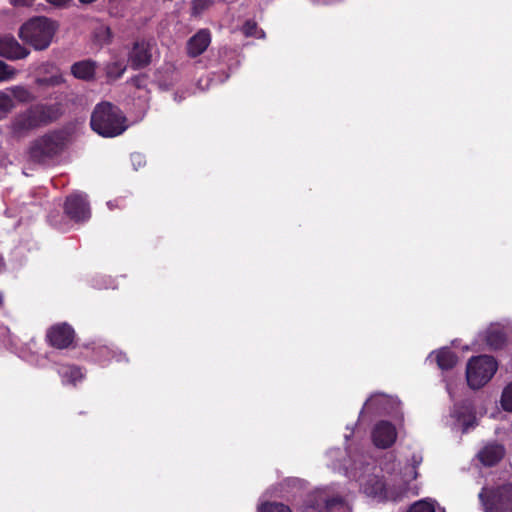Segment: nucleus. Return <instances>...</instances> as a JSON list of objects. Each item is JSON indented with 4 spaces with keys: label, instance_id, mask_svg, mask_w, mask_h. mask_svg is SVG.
Listing matches in <instances>:
<instances>
[{
    "label": "nucleus",
    "instance_id": "1",
    "mask_svg": "<svg viewBox=\"0 0 512 512\" xmlns=\"http://www.w3.org/2000/svg\"><path fill=\"white\" fill-rule=\"evenodd\" d=\"M63 115L60 103H36L17 113L8 124V131L16 139L28 137L33 131L55 123Z\"/></svg>",
    "mask_w": 512,
    "mask_h": 512
},
{
    "label": "nucleus",
    "instance_id": "2",
    "mask_svg": "<svg viewBox=\"0 0 512 512\" xmlns=\"http://www.w3.org/2000/svg\"><path fill=\"white\" fill-rule=\"evenodd\" d=\"M90 126L100 136L116 137L126 130V117L117 106L102 102L95 106L91 114Z\"/></svg>",
    "mask_w": 512,
    "mask_h": 512
},
{
    "label": "nucleus",
    "instance_id": "3",
    "mask_svg": "<svg viewBox=\"0 0 512 512\" xmlns=\"http://www.w3.org/2000/svg\"><path fill=\"white\" fill-rule=\"evenodd\" d=\"M59 25L52 19L44 16L33 17L25 22L19 29V37L35 50H45L53 41Z\"/></svg>",
    "mask_w": 512,
    "mask_h": 512
},
{
    "label": "nucleus",
    "instance_id": "4",
    "mask_svg": "<svg viewBox=\"0 0 512 512\" xmlns=\"http://www.w3.org/2000/svg\"><path fill=\"white\" fill-rule=\"evenodd\" d=\"M67 139V134L62 130H52L37 137L30 143L29 160L34 164H45L65 150Z\"/></svg>",
    "mask_w": 512,
    "mask_h": 512
},
{
    "label": "nucleus",
    "instance_id": "5",
    "mask_svg": "<svg viewBox=\"0 0 512 512\" xmlns=\"http://www.w3.org/2000/svg\"><path fill=\"white\" fill-rule=\"evenodd\" d=\"M496 371L497 362L493 356H474L466 365L467 385L474 390L481 389L492 379Z\"/></svg>",
    "mask_w": 512,
    "mask_h": 512
},
{
    "label": "nucleus",
    "instance_id": "6",
    "mask_svg": "<svg viewBox=\"0 0 512 512\" xmlns=\"http://www.w3.org/2000/svg\"><path fill=\"white\" fill-rule=\"evenodd\" d=\"M479 499L485 512H512V482L483 487Z\"/></svg>",
    "mask_w": 512,
    "mask_h": 512
},
{
    "label": "nucleus",
    "instance_id": "7",
    "mask_svg": "<svg viewBox=\"0 0 512 512\" xmlns=\"http://www.w3.org/2000/svg\"><path fill=\"white\" fill-rule=\"evenodd\" d=\"M75 338V330L67 322L52 325L45 334L46 343L54 349H70L73 347Z\"/></svg>",
    "mask_w": 512,
    "mask_h": 512
},
{
    "label": "nucleus",
    "instance_id": "8",
    "mask_svg": "<svg viewBox=\"0 0 512 512\" xmlns=\"http://www.w3.org/2000/svg\"><path fill=\"white\" fill-rule=\"evenodd\" d=\"M154 44L146 39L133 43L128 53V63L132 70H141L151 65L153 61Z\"/></svg>",
    "mask_w": 512,
    "mask_h": 512
},
{
    "label": "nucleus",
    "instance_id": "9",
    "mask_svg": "<svg viewBox=\"0 0 512 512\" xmlns=\"http://www.w3.org/2000/svg\"><path fill=\"white\" fill-rule=\"evenodd\" d=\"M64 213L75 222H84L90 217V208L86 195L72 194L66 198Z\"/></svg>",
    "mask_w": 512,
    "mask_h": 512
},
{
    "label": "nucleus",
    "instance_id": "10",
    "mask_svg": "<svg viewBox=\"0 0 512 512\" xmlns=\"http://www.w3.org/2000/svg\"><path fill=\"white\" fill-rule=\"evenodd\" d=\"M371 439L373 444L378 448H389L397 439L396 427L391 422L382 420L374 425L371 432Z\"/></svg>",
    "mask_w": 512,
    "mask_h": 512
},
{
    "label": "nucleus",
    "instance_id": "11",
    "mask_svg": "<svg viewBox=\"0 0 512 512\" xmlns=\"http://www.w3.org/2000/svg\"><path fill=\"white\" fill-rule=\"evenodd\" d=\"M29 50L24 47L12 35L0 37V56L8 60L24 59L29 55Z\"/></svg>",
    "mask_w": 512,
    "mask_h": 512
},
{
    "label": "nucleus",
    "instance_id": "12",
    "mask_svg": "<svg viewBox=\"0 0 512 512\" xmlns=\"http://www.w3.org/2000/svg\"><path fill=\"white\" fill-rule=\"evenodd\" d=\"M210 43V30L208 28H202L188 39L186 43V53L190 58H196L207 50Z\"/></svg>",
    "mask_w": 512,
    "mask_h": 512
},
{
    "label": "nucleus",
    "instance_id": "13",
    "mask_svg": "<svg viewBox=\"0 0 512 512\" xmlns=\"http://www.w3.org/2000/svg\"><path fill=\"white\" fill-rule=\"evenodd\" d=\"M504 446L499 443H489L485 445L478 453L481 463L487 467L495 466L504 457Z\"/></svg>",
    "mask_w": 512,
    "mask_h": 512
},
{
    "label": "nucleus",
    "instance_id": "14",
    "mask_svg": "<svg viewBox=\"0 0 512 512\" xmlns=\"http://www.w3.org/2000/svg\"><path fill=\"white\" fill-rule=\"evenodd\" d=\"M363 490L369 496L382 497L385 499L394 498L384 479L379 476L368 477L363 484Z\"/></svg>",
    "mask_w": 512,
    "mask_h": 512
},
{
    "label": "nucleus",
    "instance_id": "15",
    "mask_svg": "<svg viewBox=\"0 0 512 512\" xmlns=\"http://www.w3.org/2000/svg\"><path fill=\"white\" fill-rule=\"evenodd\" d=\"M58 373L63 384L76 386L84 378L81 367L74 364H63L59 367Z\"/></svg>",
    "mask_w": 512,
    "mask_h": 512
},
{
    "label": "nucleus",
    "instance_id": "16",
    "mask_svg": "<svg viewBox=\"0 0 512 512\" xmlns=\"http://www.w3.org/2000/svg\"><path fill=\"white\" fill-rule=\"evenodd\" d=\"M96 63L90 59L82 60L71 66V74L81 80L90 81L95 77Z\"/></svg>",
    "mask_w": 512,
    "mask_h": 512
},
{
    "label": "nucleus",
    "instance_id": "17",
    "mask_svg": "<svg viewBox=\"0 0 512 512\" xmlns=\"http://www.w3.org/2000/svg\"><path fill=\"white\" fill-rule=\"evenodd\" d=\"M458 357L450 348H441L436 353V362L441 370H450L457 364Z\"/></svg>",
    "mask_w": 512,
    "mask_h": 512
},
{
    "label": "nucleus",
    "instance_id": "18",
    "mask_svg": "<svg viewBox=\"0 0 512 512\" xmlns=\"http://www.w3.org/2000/svg\"><path fill=\"white\" fill-rule=\"evenodd\" d=\"M345 501L340 496H334L324 500V512H346Z\"/></svg>",
    "mask_w": 512,
    "mask_h": 512
},
{
    "label": "nucleus",
    "instance_id": "19",
    "mask_svg": "<svg viewBox=\"0 0 512 512\" xmlns=\"http://www.w3.org/2000/svg\"><path fill=\"white\" fill-rule=\"evenodd\" d=\"M486 342L491 349H501L505 345L506 338L501 331L493 330L487 334Z\"/></svg>",
    "mask_w": 512,
    "mask_h": 512
},
{
    "label": "nucleus",
    "instance_id": "20",
    "mask_svg": "<svg viewBox=\"0 0 512 512\" xmlns=\"http://www.w3.org/2000/svg\"><path fill=\"white\" fill-rule=\"evenodd\" d=\"M12 96L19 102L26 103L34 99L33 94L24 86H14L9 88Z\"/></svg>",
    "mask_w": 512,
    "mask_h": 512
},
{
    "label": "nucleus",
    "instance_id": "21",
    "mask_svg": "<svg viewBox=\"0 0 512 512\" xmlns=\"http://www.w3.org/2000/svg\"><path fill=\"white\" fill-rule=\"evenodd\" d=\"M65 79L61 74H54L53 76L38 77L36 83L39 86L54 87L64 83Z\"/></svg>",
    "mask_w": 512,
    "mask_h": 512
},
{
    "label": "nucleus",
    "instance_id": "22",
    "mask_svg": "<svg viewBox=\"0 0 512 512\" xmlns=\"http://www.w3.org/2000/svg\"><path fill=\"white\" fill-rule=\"evenodd\" d=\"M500 403L503 410L512 412V381L503 389Z\"/></svg>",
    "mask_w": 512,
    "mask_h": 512
},
{
    "label": "nucleus",
    "instance_id": "23",
    "mask_svg": "<svg viewBox=\"0 0 512 512\" xmlns=\"http://www.w3.org/2000/svg\"><path fill=\"white\" fill-rule=\"evenodd\" d=\"M259 512H292L286 504L279 502H266L261 505Z\"/></svg>",
    "mask_w": 512,
    "mask_h": 512
},
{
    "label": "nucleus",
    "instance_id": "24",
    "mask_svg": "<svg viewBox=\"0 0 512 512\" xmlns=\"http://www.w3.org/2000/svg\"><path fill=\"white\" fill-rule=\"evenodd\" d=\"M213 0H192V16L202 15L213 5Z\"/></svg>",
    "mask_w": 512,
    "mask_h": 512
},
{
    "label": "nucleus",
    "instance_id": "25",
    "mask_svg": "<svg viewBox=\"0 0 512 512\" xmlns=\"http://www.w3.org/2000/svg\"><path fill=\"white\" fill-rule=\"evenodd\" d=\"M407 512H436V509L433 503L422 499L414 502Z\"/></svg>",
    "mask_w": 512,
    "mask_h": 512
},
{
    "label": "nucleus",
    "instance_id": "26",
    "mask_svg": "<svg viewBox=\"0 0 512 512\" xmlns=\"http://www.w3.org/2000/svg\"><path fill=\"white\" fill-rule=\"evenodd\" d=\"M93 353L95 360L98 362H103L113 356V351L109 346H97L96 348H93Z\"/></svg>",
    "mask_w": 512,
    "mask_h": 512
},
{
    "label": "nucleus",
    "instance_id": "27",
    "mask_svg": "<svg viewBox=\"0 0 512 512\" xmlns=\"http://www.w3.org/2000/svg\"><path fill=\"white\" fill-rule=\"evenodd\" d=\"M149 76L147 74H137L132 76L129 82L137 89H147V81Z\"/></svg>",
    "mask_w": 512,
    "mask_h": 512
},
{
    "label": "nucleus",
    "instance_id": "28",
    "mask_svg": "<svg viewBox=\"0 0 512 512\" xmlns=\"http://www.w3.org/2000/svg\"><path fill=\"white\" fill-rule=\"evenodd\" d=\"M125 70H126L125 67H123L120 63L115 62V63L108 65L107 75L109 77L119 78V77H122Z\"/></svg>",
    "mask_w": 512,
    "mask_h": 512
},
{
    "label": "nucleus",
    "instance_id": "29",
    "mask_svg": "<svg viewBox=\"0 0 512 512\" xmlns=\"http://www.w3.org/2000/svg\"><path fill=\"white\" fill-rule=\"evenodd\" d=\"M15 107L14 101L11 96L6 93L0 94V111L9 112Z\"/></svg>",
    "mask_w": 512,
    "mask_h": 512
},
{
    "label": "nucleus",
    "instance_id": "30",
    "mask_svg": "<svg viewBox=\"0 0 512 512\" xmlns=\"http://www.w3.org/2000/svg\"><path fill=\"white\" fill-rule=\"evenodd\" d=\"M15 75V70L0 60V81L9 80Z\"/></svg>",
    "mask_w": 512,
    "mask_h": 512
},
{
    "label": "nucleus",
    "instance_id": "31",
    "mask_svg": "<svg viewBox=\"0 0 512 512\" xmlns=\"http://www.w3.org/2000/svg\"><path fill=\"white\" fill-rule=\"evenodd\" d=\"M257 29H258V25L254 20H247L245 22V24L243 25L242 32L246 36L250 37V36L256 35Z\"/></svg>",
    "mask_w": 512,
    "mask_h": 512
},
{
    "label": "nucleus",
    "instance_id": "32",
    "mask_svg": "<svg viewBox=\"0 0 512 512\" xmlns=\"http://www.w3.org/2000/svg\"><path fill=\"white\" fill-rule=\"evenodd\" d=\"M73 0H46L50 5L57 8H67Z\"/></svg>",
    "mask_w": 512,
    "mask_h": 512
},
{
    "label": "nucleus",
    "instance_id": "33",
    "mask_svg": "<svg viewBox=\"0 0 512 512\" xmlns=\"http://www.w3.org/2000/svg\"><path fill=\"white\" fill-rule=\"evenodd\" d=\"M378 400H379V396H373V397H370L369 399H367L361 412H360V415H362L364 413V410H370L376 404V402Z\"/></svg>",
    "mask_w": 512,
    "mask_h": 512
},
{
    "label": "nucleus",
    "instance_id": "34",
    "mask_svg": "<svg viewBox=\"0 0 512 512\" xmlns=\"http://www.w3.org/2000/svg\"><path fill=\"white\" fill-rule=\"evenodd\" d=\"M34 0H11L14 6L29 7L33 5Z\"/></svg>",
    "mask_w": 512,
    "mask_h": 512
},
{
    "label": "nucleus",
    "instance_id": "35",
    "mask_svg": "<svg viewBox=\"0 0 512 512\" xmlns=\"http://www.w3.org/2000/svg\"><path fill=\"white\" fill-rule=\"evenodd\" d=\"M6 266L7 265L5 264V260L2 257V255L0 254V273L5 269Z\"/></svg>",
    "mask_w": 512,
    "mask_h": 512
},
{
    "label": "nucleus",
    "instance_id": "36",
    "mask_svg": "<svg viewBox=\"0 0 512 512\" xmlns=\"http://www.w3.org/2000/svg\"><path fill=\"white\" fill-rule=\"evenodd\" d=\"M4 305V295L0 292V308Z\"/></svg>",
    "mask_w": 512,
    "mask_h": 512
},
{
    "label": "nucleus",
    "instance_id": "37",
    "mask_svg": "<svg viewBox=\"0 0 512 512\" xmlns=\"http://www.w3.org/2000/svg\"><path fill=\"white\" fill-rule=\"evenodd\" d=\"M79 1L81 3H83V4H90V3L94 2V1H97V0H79Z\"/></svg>",
    "mask_w": 512,
    "mask_h": 512
}]
</instances>
